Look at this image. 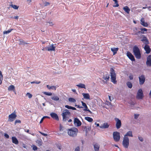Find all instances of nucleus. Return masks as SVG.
Segmentation results:
<instances>
[{
	"instance_id": "obj_1",
	"label": "nucleus",
	"mask_w": 151,
	"mask_h": 151,
	"mask_svg": "<svg viewBox=\"0 0 151 151\" xmlns=\"http://www.w3.org/2000/svg\"><path fill=\"white\" fill-rule=\"evenodd\" d=\"M133 52L135 57L138 59H140L141 57L140 52L139 48L136 46L135 45L133 47Z\"/></svg>"
},
{
	"instance_id": "obj_2",
	"label": "nucleus",
	"mask_w": 151,
	"mask_h": 151,
	"mask_svg": "<svg viewBox=\"0 0 151 151\" xmlns=\"http://www.w3.org/2000/svg\"><path fill=\"white\" fill-rule=\"evenodd\" d=\"M78 132V129L76 127H73L68 130V134L70 136L74 137L77 135Z\"/></svg>"
},
{
	"instance_id": "obj_3",
	"label": "nucleus",
	"mask_w": 151,
	"mask_h": 151,
	"mask_svg": "<svg viewBox=\"0 0 151 151\" xmlns=\"http://www.w3.org/2000/svg\"><path fill=\"white\" fill-rule=\"evenodd\" d=\"M110 71L111 81L114 83H116V75L114 70L113 68H111Z\"/></svg>"
},
{
	"instance_id": "obj_4",
	"label": "nucleus",
	"mask_w": 151,
	"mask_h": 151,
	"mask_svg": "<svg viewBox=\"0 0 151 151\" xmlns=\"http://www.w3.org/2000/svg\"><path fill=\"white\" fill-rule=\"evenodd\" d=\"M70 113L69 111L67 109H65L61 114L63 116V121L64 122L66 121L69 118L67 116H70Z\"/></svg>"
},
{
	"instance_id": "obj_5",
	"label": "nucleus",
	"mask_w": 151,
	"mask_h": 151,
	"mask_svg": "<svg viewBox=\"0 0 151 151\" xmlns=\"http://www.w3.org/2000/svg\"><path fill=\"white\" fill-rule=\"evenodd\" d=\"M129 139L128 137H124L122 142V145L126 148H128L129 145Z\"/></svg>"
},
{
	"instance_id": "obj_6",
	"label": "nucleus",
	"mask_w": 151,
	"mask_h": 151,
	"mask_svg": "<svg viewBox=\"0 0 151 151\" xmlns=\"http://www.w3.org/2000/svg\"><path fill=\"white\" fill-rule=\"evenodd\" d=\"M113 137L114 140L116 142L119 141L120 139V133L118 132H115L113 133Z\"/></svg>"
},
{
	"instance_id": "obj_7",
	"label": "nucleus",
	"mask_w": 151,
	"mask_h": 151,
	"mask_svg": "<svg viewBox=\"0 0 151 151\" xmlns=\"http://www.w3.org/2000/svg\"><path fill=\"white\" fill-rule=\"evenodd\" d=\"M143 97V94L142 90L141 89H139L138 91L136 98L138 99H142Z\"/></svg>"
},
{
	"instance_id": "obj_8",
	"label": "nucleus",
	"mask_w": 151,
	"mask_h": 151,
	"mask_svg": "<svg viewBox=\"0 0 151 151\" xmlns=\"http://www.w3.org/2000/svg\"><path fill=\"white\" fill-rule=\"evenodd\" d=\"M139 84L140 85H143L145 83V75H142L139 77Z\"/></svg>"
},
{
	"instance_id": "obj_9",
	"label": "nucleus",
	"mask_w": 151,
	"mask_h": 151,
	"mask_svg": "<svg viewBox=\"0 0 151 151\" xmlns=\"http://www.w3.org/2000/svg\"><path fill=\"white\" fill-rule=\"evenodd\" d=\"M15 112V111H14L9 116V119L10 122H13L16 119L17 116Z\"/></svg>"
},
{
	"instance_id": "obj_10",
	"label": "nucleus",
	"mask_w": 151,
	"mask_h": 151,
	"mask_svg": "<svg viewBox=\"0 0 151 151\" xmlns=\"http://www.w3.org/2000/svg\"><path fill=\"white\" fill-rule=\"evenodd\" d=\"M115 120L116 122V126L117 129L120 128L121 126V120L117 118H115Z\"/></svg>"
},
{
	"instance_id": "obj_11",
	"label": "nucleus",
	"mask_w": 151,
	"mask_h": 151,
	"mask_svg": "<svg viewBox=\"0 0 151 151\" xmlns=\"http://www.w3.org/2000/svg\"><path fill=\"white\" fill-rule=\"evenodd\" d=\"M55 47L53 46V45L52 44L49 47H46L45 49L49 51H55Z\"/></svg>"
},
{
	"instance_id": "obj_12",
	"label": "nucleus",
	"mask_w": 151,
	"mask_h": 151,
	"mask_svg": "<svg viewBox=\"0 0 151 151\" xmlns=\"http://www.w3.org/2000/svg\"><path fill=\"white\" fill-rule=\"evenodd\" d=\"M74 124L77 127H79L81 125V122L78 118H76L74 119Z\"/></svg>"
},
{
	"instance_id": "obj_13",
	"label": "nucleus",
	"mask_w": 151,
	"mask_h": 151,
	"mask_svg": "<svg viewBox=\"0 0 151 151\" xmlns=\"http://www.w3.org/2000/svg\"><path fill=\"white\" fill-rule=\"evenodd\" d=\"M127 54V57L131 60L132 61H135L134 56L130 52H128Z\"/></svg>"
},
{
	"instance_id": "obj_14",
	"label": "nucleus",
	"mask_w": 151,
	"mask_h": 151,
	"mask_svg": "<svg viewBox=\"0 0 151 151\" xmlns=\"http://www.w3.org/2000/svg\"><path fill=\"white\" fill-rule=\"evenodd\" d=\"M146 64L147 66H151V55H149L147 58Z\"/></svg>"
},
{
	"instance_id": "obj_15",
	"label": "nucleus",
	"mask_w": 151,
	"mask_h": 151,
	"mask_svg": "<svg viewBox=\"0 0 151 151\" xmlns=\"http://www.w3.org/2000/svg\"><path fill=\"white\" fill-rule=\"evenodd\" d=\"M50 115L53 119H55L57 120H59L58 116L56 114L52 112L50 114Z\"/></svg>"
},
{
	"instance_id": "obj_16",
	"label": "nucleus",
	"mask_w": 151,
	"mask_h": 151,
	"mask_svg": "<svg viewBox=\"0 0 151 151\" xmlns=\"http://www.w3.org/2000/svg\"><path fill=\"white\" fill-rule=\"evenodd\" d=\"M144 49L146 51V52L147 54L149 53L150 52L151 49L150 48L149 46L147 45H145Z\"/></svg>"
},
{
	"instance_id": "obj_17",
	"label": "nucleus",
	"mask_w": 151,
	"mask_h": 151,
	"mask_svg": "<svg viewBox=\"0 0 151 151\" xmlns=\"http://www.w3.org/2000/svg\"><path fill=\"white\" fill-rule=\"evenodd\" d=\"M141 24L145 27H147L148 24L147 22H145V19L143 18H142L140 20Z\"/></svg>"
},
{
	"instance_id": "obj_18",
	"label": "nucleus",
	"mask_w": 151,
	"mask_h": 151,
	"mask_svg": "<svg viewBox=\"0 0 151 151\" xmlns=\"http://www.w3.org/2000/svg\"><path fill=\"white\" fill-rule=\"evenodd\" d=\"M109 125L107 123H104L101 125L99 127L102 129H106L109 128Z\"/></svg>"
},
{
	"instance_id": "obj_19",
	"label": "nucleus",
	"mask_w": 151,
	"mask_h": 151,
	"mask_svg": "<svg viewBox=\"0 0 151 151\" xmlns=\"http://www.w3.org/2000/svg\"><path fill=\"white\" fill-rule=\"evenodd\" d=\"M141 41L145 44V45H147L149 43L148 40L147 38L145 36H143L141 40Z\"/></svg>"
},
{
	"instance_id": "obj_20",
	"label": "nucleus",
	"mask_w": 151,
	"mask_h": 151,
	"mask_svg": "<svg viewBox=\"0 0 151 151\" xmlns=\"http://www.w3.org/2000/svg\"><path fill=\"white\" fill-rule=\"evenodd\" d=\"M94 151H99L100 148V145L98 143H96L93 145Z\"/></svg>"
},
{
	"instance_id": "obj_21",
	"label": "nucleus",
	"mask_w": 151,
	"mask_h": 151,
	"mask_svg": "<svg viewBox=\"0 0 151 151\" xmlns=\"http://www.w3.org/2000/svg\"><path fill=\"white\" fill-rule=\"evenodd\" d=\"M141 31H139L137 33H135V35H137L138 34L141 33L142 34H144L145 33L144 32H146L147 31V29L145 28H141L140 29Z\"/></svg>"
},
{
	"instance_id": "obj_22",
	"label": "nucleus",
	"mask_w": 151,
	"mask_h": 151,
	"mask_svg": "<svg viewBox=\"0 0 151 151\" xmlns=\"http://www.w3.org/2000/svg\"><path fill=\"white\" fill-rule=\"evenodd\" d=\"M12 142L13 143L16 145H17L18 144V141L17 138L14 137H12Z\"/></svg>"
},
{
	"instance_id": "obj_23",
	"label": "nucleus",
	"mask_w": 151,
	"mask_h": 151,
	"mask_svg": "<svg viewBox=\"0 0 151 151\" xmlns=\"http://www.w3.org/2000/svg\"><path fill=\"white\" fill-rule=\"evenodd\" d=\"M127 136L133 137L132 132L131 131H128L127 133L124 135V137H128Z\"/></svg>"
},
{
	"instance_id": "obj_24",
	"label": "nucleus",
	"mask_w": 151,
	"mask_h": 151,
	"mask_svg": "<svg viewBox=\"0 0 151 151\" xmlns=\"http://www.w3.org/2000/svg\"><path fill=\"white\" fill-rule=\"evenodd\" d=\"M123 9L127 14H129L130 11V9L127 6H126L123 8Z\"/></svg>"
},
{
	"instance_id": "obj_25",
	"label": "nucleus",
	"mask_w": 151,
	"mask_h": 151,
	"mask_svg": "<svg viewBox=\"0 0 151 151\" xmlns=\"http://www.w3.org/2000/svg\"><path fill=\"white\" fill-rule=\"evenodd\" d=\"M103 78L106 81H108L109 79V75L107 74L105 75H104Z\"/></svg>"
},
{
	"instance_id": "obj_26",
	"label": "nucleus",
	"mask_w": 151,
	"mask_h": 151,
	"mask_svg": "<svg viewBox=\"0 0 151 151\" xmlns=\"http://www.w3.org/2000/svg\"><path fill=\"white\" fill-rule=\"evenodd\" d=\"M82 95L84 98L86 99H89L90 96L88 93H83Z\"/></svg>"
},
{
	"instance_id": "obj_27",
	"label": "nucleus",
	"mask_w": 151,
	"mask_h": 151,
	"mask_svg": "<svg viewBox=\"0 0 151 151\" xmlns=\"http://www.w3.org/2000/svg\"><path fill=\"white\" fill-rule=\"evenodd\" d=\"M118 48H111V50L113 52V55H115L116 53L117 52L118 50Z\"/></svg>"
},
{
	"instance_id": "obj_28",
	"label": "nucleus",
	"mask_w": 151,
	"mask_h": 151,
	"mask_svg": "<svg viewBox=\"0 0 151 151\" xmlns=\"http://www.w3.org/2000/svg\"><path fill=\"white\" fill-rule=\"evenodd\" d=\"M65 107L67 108L68 109H71L73 110H76V108L74 107H72L71 106H69L68 105H65Z\"/></svg>"
},
{
	"instance_id": "obj_29",
	"label": "nucleus",
	"mask_w": 151,
	"mask_h": 151,
	"mask_svg": "<svg viewBox=\"0 0 151 151\" xmlns=\"http://www.w3.org/2000/svg\"><path fill=\"white\" fill-rule=\"evenodd\" d=\"M85 119L89 122H92L93 120L92 118L89 117H85Z\"/></svg>"
},
{
	"instance_id": "obj_30",
	"label": "nucleus",
	"mask_w": 151,
	"mask_h": 151,
	"mask_svg": "<svg viewBox=\"0 0 151 151\" xmlns=\"http://www.w3.org/2000/svg\"><path fill=\"white\" fill-rule=\"evenodd\" d=\"M76 86L81 88H86L85 86L83 84L80 83L78 85H77Z\"/></svg>"
},
{
	"instance_id": "obj_31",
	"label": "nucleus",
	"mask_w": 151,
	"mask_h": 151,
	"mask_svg": "<svg viewBox=\"0 0 151 151\" xmlns=\"http://www.w3.org/2000/svg\"><path fill=\"white\" fill-rule=\"evenodd\" d=\"M47 87L49 89H53L55 90L56 89V87L55 86H50L48 85L47 86Z\"/></svg>"
},
{
	"instance_id": "obj_32",
	"label": "nucleus",
	"mask_w": 151,
	"mask_h": 151,
	"mask_svg": "<svg viewBox=\"0 0 151 151\" xmlns=\"http://www.w3.org/2000/svg\"><path fill=\"white\" fill-rule=\"evenodd\" d=\"M15 89L14 86L13 85H10L8 88V90L9 91H10L14 90Z\"/></svg>"
},
{
	"instance_id": "obj_33",
	"label": "nucleus",
	"mask_w": 151,
	"mask_h": 151,
	"mask_svg": "<svg viewBox=\"0 0 151 151\" xmlns=\"http://www.w3.org/2000/svg\"><path fill=\"white\" fill-rule=\"evenodd\" d=\"M51 99L54 101H58L59 100V98L57 96H54L51 97Z\"/></svg>"
},
{
	"instance_id": "obj_34",
	"label": "nucleus",
	"mask_w": 151,
	"mask_h": 151,
	"mask_svg": "<svg viewBox=\"0 0 151 151\" xmlns=\"http://www.w3.org/2000/svg\"><path fill=\"white\" fill-rule=\"evenodd\" d=\"M68 101L71 102L75 103L76 102V101L74 99L72 98H70L68 99Z\"/></svg>"
},
{
	"instance_id": "obj_35",
	"label": "nucleus",
	"mask_w": 151,
	"mask_h": 151,
	"mask_svg": "<svg viewBox=\"0 0 151 151\" xmlns=\"http://www.w3.org/2000/svg\"><path fill=\"white\" fill-rule=\"evenodd\" d=\"M127 86L130 88H131L132 87V83L130 82H127Z\"/></svg>"
},
{
	"instance_id": "obj_36",
	"label": "nucleus",
	"mask_w": 151,
	"mask_h": 151,
	"mask_svg": "<svg viewBox=\"0 0 151 151\" xmlns=\"http://www.w3.org/2000/svg\"><path fill=\"white\" fill-rule=\"evenodd\" d=\"M12 30H13L12 29H9L7 31H4L3 33L4 34H6L9 33L12 31Z\"/></svg>"
},
{
	"instance_id": "obj_37",
	"label": "nucleus",
	"mask_w": 151,
	"mask_h": 151,
	"mask_svg": "<svg viewBox=\"0 0 151 151\" xmlns=\"http://www.w3.org/2000/svg\"><path fill=\"white\" fill-rule=\"evenodd\" d=\"M10 6L12 7L14 9H17L18 8V6L15 5H13L12 4H11Z\"/></svg>"
},
{
	"instance_id": "obj_38",
	"label": "nucleus",
	"mask_w": 151,
	"mask_h": 151,
	"mask_svg": "<svg viewBox=\"0 0 151 151\" xmlns=\"http://www.w3.org/2000/svg\"><path fill=\"white\" fill-rule=\"evenodd\" d=\"M64 130V128L62 126L61 124H60L59 130L60 132L63 131Z\"/></svg>"
},
{
	"instance_id": "obj_39",
	"label": "nucleus",
	"mask_w": 151,
	"mask_h": 151,
	"mask_svg": "<svg viewBox=\"0 0 151 151\" xmlns=\"http://www.w3.org/2000/svg\"><path fill=\"white\" fill-rule=\"evenodd\" d=\"M2 75L1 72L0 71V84L2 83Z\"/></svg>"
},
{
	"instance_id": "obj_40",
	"label": "nucleus",
	"mask_w": 151,
	"mask_h": 151,
	"mask_svg": "<svg viewBox=\"0 0 151 151\" xmlns=\"http://www.w3.org/2000/svg\"><path fill=\"white\" fill-rule=\"evenodd\" d=\"M129 104L131 106H134V105H135V103L134 101H130L129 102Z\"/></svg>"
},
{
	"instance_id": "obj_41",
	"label": "nucleus",
	"mask_w": 151,
	"mask_h": 151,
	"mask_svg": "<svg viewBox=\"0 0 151 151\" xmlns=\"http://www.w3.org/2000/svg\"><path fill=\"white\" fill-rule=\"evenodd\" d=\"M40 82H41L40 81H34L31 82H30V83L31 84L36 83V84H39V83H40Z\"/></svg>"
},
{
	"instance_id": "obj_42",
	"label": "nucleus",
	"mask_w": 151,
	"mask_h": 151,
	"mask_svg": "<svg viewBox=\"0 0 151 151\" xmlns=\"http://www.w3.org/2000/svg\"><path fill=\"white\" fill-rule=\"evenodd\" d=\"M85 109H83V110L84 111H88V112H90V113H91V111H90V110L88 109V108L87 106H86V107H84Z\"/></svg>"
},
{
	"instance_id": "obj_43",
	"label": "nucleus",
	"mask_w": 151,
	"mask_h": 151,
	"mask_svg": "<svg viewBox=\"0 0 151 151\" xmlns=\"http://www.w3.org/2000/svg\"><path fill=\"white\" fill-rule=\"evenodd\" d=\"M44 94L48 96H51L52 95V93L50 92H45L44 93Z\"/></svg>"
},
{
	"instance_id": "obj_44",
	"label": "nucleus",
	"mask_w": 151,
	"mask_h": 151,
	"mask_svg": "<svg viewBox=\"0 0 151 151\" xmlns=\"http://www.w3.org/2000/svg\"><path fill=\"white\" fill-rule=\"evenodd\" d=\"M26 95L27 96H28V98L29 99L31 98L32 96V95L29 93H27L26 94Z\"/></svg>"
},
{
	"instance_id": "obj_45",
	"label": "nucleus",
	"mask_w": 151,
	"mask_h": 151,
	"mask_svg": "<svg viewBox=\"0 0 151 151\" xmlns=\"http://www.w3.org/2000/svg\"><path fill=\"white\" fill-rule=\"evenodd\" d=\"M19 45H23V43H24V41L21 39H19Z\"/></svg>"
},
{
	"instance_id": "obj_46",
	"label": "nucleus",
	"mask_w": 151,
	"mask_h": 151,
	"mask_svg": "<svg viewBox=\"0 0 151 151\" xmlns=\"http://www.w3.org/2000/svg\"><path fill=\"white\" fill-rule=\"evenodd\" d=\"M36 142L37 143H38L39 145H42V141L40 140H37Z\"/></svg>"
},
{
	"instance_id": "obj_47",
	"label": "nucleus",
	"mask_w": 151,
	"mask_h": 151,
	"mask_svg": "<svg viewBox=\"0 0 151 151\" xmlns=\"http://www.w3.org/2000/svg\"><path fill=\"white\" fill-rule=\"evenodd\" d=\"M139 116V114H134V118L135 119H137L138 118V117Z\"/></svg>"
},
{
	"instance_id": "obj_48",
	"label": "nucleus",
	"mask_w": 151,
	"mask_h": 151,
	"mask_svg": "<svg viewBox=\"0 0 151 151\" xmlns=\"http://www.w3.org/2000/svg\"><path fill=\"white\" fill-rule=\"evenodd\" d=\"M74 151H80V147L79 146L77 147L75 149Z\"/></svg>"
},
{
	"instance_id": "obj_49",
	"label": "nucleus",
	"mask_w": 151,
	"mask_h": 151,
	"mask_svg": "<svg viewBox=\"0 0 151 151\" xmlns=\"http://www.w3.org/2000/svg\"><path fill=\"white\" fill-rule=\"evenodd\" d=\"M106 104L109 106H111V103L109 101H106Z\"/></svg>"
},
{
	"instance_id": "obj_50",
	"label": "nucleus",
	"mask_w": 151,
	"mask_h": 151,
	"mask_svg": "<svg viewBox=\"0 0 151 151\" xmlns=\"http://www.w3.org/2000/svg\"><path fill=\"white\" fill-rule=\"evenodd\" d=\"M81 103L82 104V105L85 107H86V106H87L86 104L84 102H83L82 101H81Z\"/></svg>"
},
{
	"instance_id": "obj_51",
	"label": "nucleus",
	"mask_w": 151,
	"mask_h": 151,
	"mask_svg": "<svg viewBox=\"0 0 151 151\" xmlns=\"http://www.w3.org/2000/svg\"><path fill=\"white\" fill-rule=\"evenodd\" d=\"M37 147L35 146V145H33V147H32V149L34 150H36L37 149Z\"/></svg>"
},
{
	"instance_id": "obj_52",
	"label": "nucleus",
	"mask_w": 151,
	"mask_h": 151,
	"mask_svg": "<svg viewBox=\"0 0 151 151\" xmlns=\"http://www.w3.org/2000/svg\"><path fill=\"white\" fill-rule=\"evenodd\" d=\"M138 139H139V140L141 142H142L143 141V139L141 137H138Z\"/></svg>"
},
{
	"instance_id": "obj_53",
	"label": "nucleus",
	"mask_w": 151,
	"mask_h": 151,
	"mask_svg": "<svg viewBox=\"0 0 151 151\" xmlns=\"http://www.w3.org/2000/svg\"><path fill=\"white\" fill-rule=\"evenodd\" d=\"M4 136L5 137H6V138L7 139L9 138V135L7 134L6 133H5L4 134Z\"/></svg>"
},
{
	"instance_id": "obj_54",
	"label": "nucleus",
	"mask_w": 151,
	"mask_h": 151,
	"mask_svg": "<svg viewBox=\"0 0 151 151\" xmlns=\"http://www.w3.org/2000/svg\"><path fill=\"white\" fill-rule=\"evenodd\" d=\"M21 123L20 120H16L15 122V123Z\"/></svg>"
},
{
	"instance_id": "obj_55",
	"label": "nucleus",
	"mask_w": 151,
	"mask_h": 151,
	"mask_svg": "<svg viewBox=\"0 0 151 151\" xmlns=\"http://www.w3.org/2000/svg\"><path fill=\"white\" fill-rule=\"evenodd\" d=\"M109 98L110 101H112L113 99V98L111 97L110 96H109Z\"/></svg>"
},
{
	"instance_id": "obj_56",
	"label": "nucleus",
	"mask_w": 151,
	"mask_h": 151,
	"mask_svg": "<svg viewBox=\"0 0 151 151\" xmlns=\"http://www.w3.org/2000/svg\"><path fill=\"white\" fill-rule=\"evenodd\" d=\"M75 106L77 108H83V107L81 106H80L79 105H75Z\"/></svg>"
},
{
	"instance_id": "obj_57",
	"label": "nucleus",
	"mask_w": 151,
	"mask_h": 151,
	"mask_svg": "<svg viewBox=\"0 0 151 151\" xmlns=\"http://www.w3.org/2000/svg\"><path fill=\"white\" fill-rule=\"evenodd\" d=\"M39 133H40L41 134H42V135L44 136H46L47 135V134H45V133H44L43 132H41L39 131Z\"/></svg>"
},
{
	"instance_id": "obj_58",
	"label": "nucleus",
	"mask_w": 151,
	"mask_h": 151,
	"mask_svg": "<svg viewBox=\"0 0 151 151\" xmlns=\"http://www.w3.org/2000/svg\"><path fill=\"white\" fill-rule=\"evenodd\" d=\"M45 117H44V116H43V117L41 119V120H40V124H41V123H42V122H43V120H44V119H45Z\"/></svg>"
},
{
	"instance_id": "obj_59",
	"label": "nucleus",
	"mask_w": 151,
	"mask_h": 151,
	"mask_svg": "<svg viewBox=\"0 0 151 151\" xmlns=\"http://www.w3.org/2000/svg\"><path fill=\"white\" fill-rule=\"evenodd\" d=\"M44 4H45V6H47L48 5L50 4V3L49 2H45L44 3Z\"/></svg>"
},
{
	"instance_id": "obj_60",
	"label": "nucleus",
	"mask_w": 151,
	"mask_h": 151,
	"mask_svg": "<svg viewBox=\"0 0 151 151\" xmlns=\"http://www.w3.org/2000/svg\"><path fill=\"white\" fill-rule=\"evenodd\" d=\"M115 4H116V5L113 6V7H118L119 6V4L118 3V1H117V3H115Z\"/></svg>"
},
{
	"instance_id": "obj_61",
	"label": "nucleus",
	"mask_w": 151,
	"mask_h": 151,
	"mask_svg": "<svg viewBox=\"0 0 151 151\" xmlns=\"http://www.w3.org/2000/svg\"><path fill=\"white\" fill-rule=\"evenodd\" d=\"M47 23H49V24L50 25V26H52L53 25V24L52 22H47Z\"/></svg>"
},
{
	"instance_id": "obj_62",
	"label": "nucleus",
	"mask_w": 151,
	"mask_h": 151,
	"mask_svg": "<svg viewBox=\"0 0 151 151\" xmlns=\"http://www.w3.org/2000/svg\"><path fill=\"white\" fill-rule=\"evenodd\" d=\"M129 78L130 80H132L133 78V77L132 75H131L129 76Z\"/></svg>"
},
{
	"instance_id": "obj_63",
	"label": "nucleus",
	"mask_w": 151,
	"mask_h": 151,
	"mask_svg": "<svg viewBox=\"0 0 151 151\" xmlns=\"http://www.w3.org/2000/svg\"><path fill=\"white\" fill-rule=\"evenodd\" d=\"M14 18L15 19H18L19 18V17L18 16H15Z\"/></svg>"
},
{
	"instance_id": "obj_64",
	"label": "nucleus",
	"mask_w": 151,
	"mask_h": 151,
	"mask_svg": "<svg viewBox=\"0 0 151 151\" xmlns=\"http://www.w3.org/2000/svg\"><path fill=\"white\" fill-rule=\"evenodd\" d=\"M95 124H96V126H97V127H99V123H97H97H95Z\"/></svg>"
}]
</instances>
